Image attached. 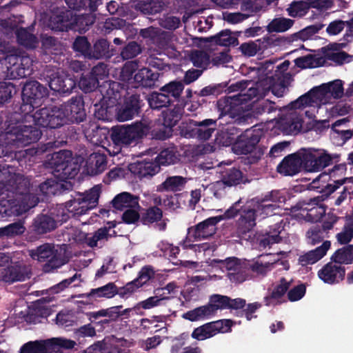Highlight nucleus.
I'll return each instance as SVG.
<instances>
[{
	"instance_id": "nucleus-1",
	"label": "nucleus",
	"mask_w": 353,
	"mask_h": 353,
	"mask_svg": "<svg viewBox=\"0 0 353 353\" xmlns=\"http://www.w3.org/2000/svg\"><path fill=\"white\" fill-rule=\"evenodd\" d=\"M249 84L246 81H240L229 87L228 90L230 92H239V93L221 98L218 101L217 107L220 112V117L228 116L240 123L245 116L246 106H243L244 103L254 98L259 99L265 96L270 89L275 96L281 97L286 89L283 84L275 83L274 79L272 76H268L254 84L252 83V85L246 90Z\"/></svg>"
},
{
	"instance_id": "nucleus-2",
	"label": "nucleus",
	"mask_w": 353,
	"mask_h": 353,
	"mask_svg": "<svg viewBox=\"0 0 353 353\" xmlns=\"http://www.w3.org/2000/svg\"><path fill=\"white\" fill-rule=\"evenodd\" d=\"M343 93L342 81L336 79L327 83H323L300 97L297 100L292 102V107L295 108L305 106L319 107L321 105L331 103L332 99L341 98Z\"/></svg>"
},
{
	"instance_id": "nucleus-3",
	"label": "nucleus",
	"mask_w": 353,
	"mask_h": 353,
	"mask_svg": "<svg viewBox=\"0 0 353 353\" xmlns=\"http://www.w3.org/2000/svg\"><path fill=\"white\" fill-rule=\"evenodd\" d=\"M95 20L93 14L77 16L71 10H57L49 19L48 27L56 31H67L68 29L85 30Z\"/></svg>"
},
{
	"instance_id": "nucleus-4",
	"label": "nucleus",
	"mask_w": 353,
	"mask_h": 353,
	"mask_svg": "<svg viewBox=\"0 0 353 353\" xmlns=\"http://www.w3.org/2000/svg\"><path fill=\"white\" fill-rule=\"evenodd\" d=\"M41 136V132L36 127L19 124L10 128L4 134L1 135V141L4 143L9 150L12 152L14 148L24 147L37 141Z\"/></svg>"
},
{
	"instance_id": "nucleus-5",
	"label": "nucleus",
	"mask_w": 353,
	"mask_h": 353,
	"mask_svg": "<svg viewBox=\"0 0 353 353\" xmlns=\"http://www.w3.org/2000/svg\"><path fill=\"white\" fill-rule=\"evenodd\" d=\"M100 192V186L96 185L85 194L79 193L73 199L65 203L64 208L60 207L59 211H61V214H68V218L70 215L84 214L97 205Z\"/></svg>"
},
{
	"instance_id": "nucleus-6",
	"label": "nucleus",
	"mask_w": 353,
	"mask_h": 353,
	"mask_svg": "<svg viewBox=\"0 0 353 353\" xmlns=\"http://www.w3.org/2000/svg\"><path fill=\"white\" fill-rule=\"evenodd\" d=\"M48 164L52 169L54 177L61 181L73 179L79 172V166L72 161V153L69 150L52 154Z\"/></svg>"
},
{
	"instance_id": "nucleus-7",
	"label": "nucleus",
	"mask_w": 353,
	"mask_h": 353,
	"mask_svg": "<svg viewBox=\"0 0 353 353\" xmlns=\"http://www.w3.org/2000/svg\"><path fill=\"white\" fill-rule=\"evenodd\" d=\"M151 129L150 123L144 120L130 125L112 128L111 139L117 145H128L145 136Z\"/></svg>"
},
{
	"instance_id": "nucleus-8",
	"label": "nucleus",
	"mask_w": 353,
	"mask_h": 353,
	"mask_svg": "<svg viewBox=\"0 0 353 353\" xmlns=\"http://www.w3.org/2000/svg\"><path fill=\"white\" fill-rule=\"evenodd\" d=\"M123 81L129 83H135L134 86L150 88L154 85L159 78V73L154 72L148 68L138 70V65L134 61L126 63L121 73Z\"/></svg>"
},
{
	"instance_id": "nucleus-9",
	"label": "nucleus",
	"mask_w": 353,
	"mask_h": 353,
	"mask_svg": "<svg viewBox=\"0 0 353 353\" xmlns=\"http://www.w3.org/2000/svg\"><path fill=\"white\" fill-rule=\"evenodd\" d=\"M29 255L34 260L47 261L44 268L46 272L59 268L66 263L61 248L50 243H45L36 249L29 250Z\"/></svg>"
},
{
	"instance_id": "nucleus-10",
	"label": "nucleus",
	"mask_w": 353,
	"mask_h": 353,
	"mask_svg": "<svg viewBox=\"0 0 353 353\" xmlns=\"http://www.w3.org/2000/svg\"><path fill=\"white\" fill-rule=\"evenodd\" d=\"M302 159L303 169L307 172H316L330 165L332 156L325 150L321 148H302L299 150Z\"/></svg>"
},
{
	"instance_id": "nucleus-11",
	"label": "nucleus",
	"mask_w": 353,
	"mask_h": 353,
	"mask_svg": "<svg viewBox=\"0 0 353 353\" xmlns=\"http://www.w3.org/2000/svg\"><path fill=\"white\" fill-rule=\"evenodd\" d=\"M48 96L47 89L38 81H30L25 84L22 92L23 103L21 110L23 114L31 113L40 106Z\"/></svg>"
},
{
	"instance_id": "nucleus-12",
	"label": "nucleus",
	"mask_w": 353,
	"mask_h": 353,
	"mask_svg": "<svg viewBox=\"0 0 353 353\" xmlns=\"http://www.w3.org/2000/svg\"><path fill=\"white\" fill-rule=\"evenodd\" d=\"M319 107H311L313 110L305 111V114L310 119L315 117L314 110ZM302 107L295 108L292 107V103L287 107V112L281 117L279 125L281 129L287 134H296L299 132L302 128L303 119L302 110L307 108ZM310 108V106H308Z\"/></svg>"
},
{
	"instance_id": "nucleus-13",
	"label": "nucleus",
	"mask_w": 353,
	"mask_h": 353,
	"mask_svg": "<svg viewBox=\"0 0 353 353\" xmlns=\"http://www.w3.org/2000/svg\"><path fill=\"white\" fill-rule=\"evenodd\" d=\"M229 297L219 294L210 297L208 305L196 307L183 314V318L191 321H198L214 314L218 310L228 308Z\"/></svg>"
},
{
	"instance_id": "nucleus-14",
	"label": "nucleus",
	"mask_w": 353,
	"mask_h": 353,
	"mask_svg": "<svg viewBox=\"0 0 353 353\" xmlns=\"http://www.w3.org/2000/svg\"><path fill=\"white\" fill-rule=\"evenodd\" d=\"M323 196H316L305 203L293 212V216L299 221L316 222L321 219L325 213V207L322 203Z\"/></svg>"
},
{
	"instance_id": "nucleus-15",
	"label": "nucleus",
	"mask_w": 353,
	"mask_h": 353,
	"mask_svg": "<svg viewBox=\"0 0 353 353\" xmlns=\"http://www.w3.org/2000/svg\"><path fill=\"white\" fill-rule=\"evenodd\" d=\"M57 111L60 114L61 125L67 121L81 122L85 116L83 100L79 97L72 98L68 103L61 105V107L57 108Z\"/></svg>"
},
{
	"instance_id": "nucleus-16",
	"label": "nucleus",
	"mask_w": 353,
	"mask_h": 353,
	"mask_svg": "<svg viewBox=\"0 0 353 353\" xmlns=\"http://www.w3.org/2000/svg\"><path fill=\"white\" fill-rule=\"evenodd\" d=\"M57 108H44L36 111L33 114H24L26 122H33L36 125L43 128H58L61 125L60 114H58Z\"/></svg>"
},
{
	"instance_id": "nucleus-17",
	"label": "nucleus",
	"mask_w": 353,
	"mask_h": 353,
	"mask_svg": "<svg viewBox=\"0 0 353 353\" xmlns=\"http://www.w3.org/2000/svg\"><path fill=\"white\" fill-rule=\"evenodd\" d=\"M5 61L8 70L14 78H23L32 72V59L28 56L10 54L6 57Z\"/></svg>"
},
{
	"instance_id": "nucleus-18",
	"label": "nucleus",
	"mask_w": 353,
	"mask_h": 353,
	"mask_svg": "<svg viewBox=\"0 0 353 353\" xmlns=\"http://www.w3.org/2000/svg\"><path fill=\"white\" fill-rule=\"evenodd\" d=\"M10 209L5 210L4 212L8 215L20 216L30 208L34 207L38 203V198L30 192H17L14 200L8 201Z\"/></svg>"
},
{
	"instance_id": "nucleus-19",
	"label": "nucleus",
	"mask_w": 353,
	"mask_h": 353,
	"mask_svg": "<svg viewBox=\"0 0 353 353\" xmlns=\"http://www.w3.org/2000/svg\"><path fill=\"white\" fill-rule=\"evenodd\" d=\"M216 130V120L205 119L202 121H191L185 132L186 137L207 140Z\"/></svg>"
},
{
	"instance_id": "nucleus-20",
	"label": "nucleus",
	"mask_w": 353,
	"mask_h": 353,
	"mask_svg": "<svg viewBox=\"0 0 353 353\" xmlns=\"http://www.w3.org/2000/svg\"><path fill=\"white\" fill-rule=\"evenodd\" d=\"M219 222H220V218L215 216L205 219L188 230V239L200 241L212 236L216 231V225Z\"/></svg>"
},
{
	"instance_id": "nucleus-21",
	"label": "nucleus",
	"mask_w": 353,
	"mask_h": 353,
	"mask_svg": "<svg viewBox=\"0 0 353 353\" xmlns=\"http://www.w3.org/2000/svg\"><path fill=\"white\" fill-rule=\"evenodd\" d=\"M284 200V197L280 195L279 191H272L268 195H266L262 201L259 202L258 201L252 200L251 202L259 217L264 219L266 216L270 215L276 208L275 204L269 203H268V201L282 203Z\"/></svg>"
},
{
	"instance_id": "nucleus-22",
	"label": "nucleus",
	"mask_w": 353,
	"mask_h": 353,
	"mask_svg": "<svg viewBox=\"0 0 353 353\" xmlns=\"http://www.w3.org/2000/svg\"><path fill=\"white\" fill-rule=\"evenodd\" d=\"M229 321H218L206 323L193 331L192 336L199 341L210 338L219 332H225L228 330Z\"/></svg>"
},
{
	"instance_id": "nucleus-23",
	"label": "nucleus",
	"mask_w": 353,
	"mask_h": 353,
	"mask_svg": "<svg viewBox=\"0 0 353 353\" xmlns=\"http://www.w3.org/2000/svg\"><path fill=\"white\" fill-rule=\"evenodd\" d=\"M259 217L252 202H249L242 210L236 225L238 232L245 234L253 229L256 225V219Z\"/></svg>"
},
{
	"instance_id": "nucleus-24",
	"label": "nucleus",
	"mask_w": 353,
	"mask_h": 353,
	"mask_svg": "<svg viewBox=\"0 0 353 353\" xmlns=\"http://www.w3.org/2000/svg\"><path fill=\"white\" fill-rule=\"evenodd\" d=\"M345 272V268L341 265L330 262L319 270L318 276L325 283L332 284L343 280Z\"/></svg>"
},
{
	"instance_id": "nucleus-25",
	"label": "nucleus",
	"mask_w": 353,
	"mask_h": 353,
	"mask_svg": "<svg viewBox=\"0 0 353 353\" xmlns=\"http://www.w3.org/2000/svg\"><path fill=\"white\" fill-rule=\"evenodd\" d=\"M75 81L63 70H58L50 78V88L59 92H70L75 87Z\"/></svg>"
},
{
	"instance_id": "nucleus-26",
	"label": "nucleus",
	"mask_w": 353,
	"mask_h": 353,
	"mask_svg": "<svg viewBox=\"0 0 353 353\" xmlns=\"http://www.w3.org/2000/svg\"><path fill=\"white\" fill-rule=\"evenodd\" d=\"M129 170L139 179L152 176L159 171V167L153 159H145L132 163L128 166Z\"/></svg>"
},
{
	"instance_id": "nucleus-27",
	"label": "nucleus",
	"mask_w": 353,
	"mask_h": 353,
	"mask_svg": "<svg viewBox=\"0 0 353 353\" xmlns=\"http://www.w3.org/2000/svg\"><path fill=\"white\" fill-rule=\"evenodd\" d=\"M301 168H303V163L298 151L284 158L277 166V171L285 176H292L299 172Z\"/></svg>"
},
{
	"instance_id": "nucleus-28",
	"label": "nucleus",
	"mask_w": 353,
	"mask_h": 353,
	"mask_svg": "<svg viewBox=\"0 0 353 353\" xmlns=\"http://www.w3.org/2000/svg\"><path fill=\"white\" fill-rule=\"evenodd\" d=\"M270 255H266L256 261L248 262L249 269L258 274L265 275L274 268V265L280 264L283 266L285 270H288L289 264L287 261H279L276 259H268Z\"/></svg>"
},
{
	"instance_id": "nucleus-29",
	"label": "nucleus",
	"mask_w": 353,
	"mask_h": 353,
	"mask_svg": "<svg viewBox=\"0 0 353 353\" xmlns=\"http://www.w3.org/2000/svg\"><path fill=\"white\" fill-rule=\"evenodd\" d=\"M68 219V215L64 213L63 214L58 213L54 217L41 215L35 220L34 226L39 233H45L54 229L57 223L65 221Z\"/></svg>"
},
{
	"instance_id": "nucleus-30",
	"label": "nucleus",
	"mask_w": 353,
	"mask_h": 353,
	"mask_svg": "<svg viewBox=\"0 0 353 353\" xmlns=\"http://www.w3.org/2000/svg\"><path fill=\"white\" fill-rule=\"evenodd\" d=\"M142 222L145 224L156 223L155 228L159 231L166 229L168 220L163 219V212L157 207H151L146 210L141 217Z\"/></svg>"
},
{
	"instance_id": "nucleus-31",
	"label": "nucleus",
	"mask_w": 353,
	"mask_h": 353,
	"mask_svg": "<svg viewBox=\"0 0 353 353\" xmlns=\"http://www.w3.org/2000/svg\"><path fill=\"white\" fill-rule=\"evenodd\" d=\"M39 341L46 353H61V348L72 349L76 345L74 341L64 338H53Z\"/></svg>"
},
{
	"instance_id": "nucleus-32",
	"label": "nucleus",
	"mask_w": 353,
	"mask_h": 353,
	"mask_svg": "<svg viewBox=\"0 0 353 353\" xmlns=\"http://www.w3.org/2000/svg\"><path fill=\"white\" fill-rule=\"evenodd\" d=\"M245 181L246 179L245 176L239 170L230 168L222 173L221 180L216 181L214 183V187L216 188H223L225 185L230 187L237 185Z\"/></svg>"
},
{
	"instance_id": "nucleus-33",
	"label": "nucleus",
	"mask_w": 353,
	"mask_h": 353,
	"mask_svg": "<svg viewBox=\"0 0 353 353\" xmlns=\"http://www.w3.org/2000/svg\"><path fill=\"white\" fill-rule=\"evenodd\" d=\"M330 245L329 241H325L321 246L315 250L301 255L299 258V263L303 266L315 263L326 254L327 250L330 248Z\"/></svg>"
},
{
	"instance_id": "nucleus-34",
	"label": "nucleus",
	"mask_w": 353,
	"mask_h": 353,
	"mask_svg": "<svg viewBox=\"0 0 353 353\" xmlns=\"http://www.w3.org/2000/svg\"><path fill=\"white\" fill-rule=\"evenodd\" d=\"M282 231L283 225L281 223H276L271 227L268 232L260 236L259 239V247L265 249L279 243L281 241V234Z\"/></svg>"
},
{
	"instance_id": "nucleus-35",
	"label": "nucleus",
	"mask_w": 353,
	"mask_h": 353,
	"mask_svg": "<svg viewBox=\"0 0 353 353\" xmlns=\"http://www.w3.org/2000/svg\"><path fill=\"white\" fill-rule=\"evenodd\" d=\"M259 141V138L254 136L252 132L247 131L245 134L241 136L234 144L232 150L236 154H248L251 152L254 145Z\"/></svg>"
},
{
	"instance_id": "nucleus-36",
	"label": "nucleus",
	"mask_w": 353,
	"mask_h": 353,
	"mask_svg": "<svg viewBox=\"0 0 353 353\" xmlns=\"http://www.w3.org/2000/svg\"><path fill=\"white\" fill-rule=\"evenodd\" d=\"M140 108L139 97L136 95L131 96L117 112V119L120 121L130 120L137 114Z\"/></svg>"
},
{
	"instance_id": "nucleus-37",
	"label": "nucleus",
	"mask_w": 353,
	"mask_h": 353,
	"mask_svg": "<svg viewBox=\"0 0 353 353\" xmlns=\"http://www.w3.org/2000/svg\"><path fill=\"white\" fill-rule=\"evenodd\" d=\"M291 281L285 278L280 279L278 284L274 288L271 294L265 297L266 305H274L282 302V298L290 285Z\"/></svg>"
},
{
	"instance_id": "nucleus-38",
	"label": "nucleus",
	"mask_w": 353,
	"mask_h": 353,
	"mask_svg": "<svg viewBox=\"0 0 353 353\" xmlns=\"http://www.w3.org/2000/svg\"><path fill=\"white\" fill-rule=\"evenodd\" d=\"M0 181L6 183L7 185L15 188L19 191L22 187H27L29 184L28 180L19 174L11 172L7 169L0 170Z\"/></svg>"
},
{
	"instance_id": "nucleus-39",
	"label": "nucleus",
	"mask_w": 353,
	"mask_h": 353,
	"mask_svg": "<svg viewBox=\"0 0 353 353\" xmlns=\"http://www.w3.org/2000/svg\"><path fill=\"white\" fill-rule=\"evenodd\" d=\"M113 207L119 210L140 208L138 197L123 192L117 195L112 201Z\"/></svg>"
},
{
	"instance_id": "nucleus-40",
	"label": "nucleus",
	"mask_w": 353,
	"mask_h": 353,
	"mask_svg": "<svg viewBox=\"0 0 353 353\" xmlns=\"http://www.w3.org/2000/svg\"><path fill=\"white\" fill-rule=\"evenodd\" d=\"M189 59L193 65L202 72L206 70L211 63L210 52L203 50H193L189 54Z\"/></svg>"
},
{
	"instance_id": "nucleus-41",
	"label": "nucleus",
	"mask_w": 353,
	"mask_h": 353,
	"mask_svg": "<svg viewBox=\"0 0 353 353\" xmlns=\"http://www.w3.org/2000/svg\"><path fill=\"white\" fill-rule=\"evenodd\" d=\"M107 167L106 157L104 154L95 152L92 154L88 161V170L92 175L103 172Z\"/></svg>"
},
{
	"instance_id": "nucleus-42",
	"label": "nucleus",
	"mask_w": 353,
	"mask_h": 353,
	"mask_svg": "<svg viewBox=\"0 0 353 353\" xmlns=\"http://www.w3.org/2000/svg\"><path fill=\"white\" fill-rule=\"evenodd\" d=\"M117 294L118 290L116 285L113 283H108L102 287L92 289L87 296L97 300L101 298L111 299Z\"/></svg>"
},
{
	"instance_id": "nucleus-43",
	"label": "nucleus",
	"mask_w": 353,
	"mask_h": 353,
	"mask_svg": "<svg viewBox=\"0 0 353 353\" xmlns=\"http://www.w3.org/2000/svg\"><path fill=\"white\" fill-rule=\"evenodd\" d=\"M168 298L165 296V293H160L159 290H155V295L150 296L145 300L139 302L134 306V309L139 310H150L153 307L161 305L163 303L168 300Z\"/></svg>"
},
{
	"instance_id": "nucleus-44",
	"label": "nucleus",
	"mask_w": 353,
	"mask_h": 353,
	"mask_svg": "<svg viewBox=\"0 0 353 353\" xmlns=\"http://www.w3.org/2000/svg\"><path fill=\"white\" fill-rule=\"evenodd\" d=\"M108 228H101L92 236L83 234L82 237L85 239L86 244L90 248L101 246L108 239Z\"/></svg>"
},
{
	"instance_id": "nucleus-45",
	"label": "nucleus",
	"mask_w": 353,
	"mask_h": 353,
	"mask_svg": "<svg viewBox=\"0 0 353 353\" xmlns=\"http://www.w3.org/2000/svg\"><path fill=\"white\" fill-rule=\"evenodd\" d=\"M337 264H350L353 261V245L337 250L331 258Z\"/></svg>"
},
{
	"instance_id": "nucleus-46",
	"label": "nucleus",
	"mask_w": 353,
	"mask_h": 353,
	"mask_svg": "<svg viewBox=\"0 0 353 353\" xmlns=\"http://www.w3.org/2000/svg\"><path fill=\"white\" fill-rule=\"evenodd\" d=\"M25 277L26 276L22 272L21 268L18 265L3 269L1 272V279L8 283L23 281Z\"/></svg>"
},
{
	"instance_id": "nucleus-47",
	"label": "nucleus",
	"mask_w": 353,
	"mask_h": 353,
	"mask_svg": "<svg viewBox=\"0 0 353 353\" xmlns=\"http://www.w3.org/2000/svg\"><path fill=\"white\" fill-rule=\"evenodd\" d=\"M12 28H16V34L18 42L28 48H34L38 45L37 39L30 34L26 29L12 26Z\"/></svg>"
},
{
	"instance_id": "nucleus-48",
	"label": "nucleus",
	"mask_w": 353,
	"mask_h": 353,
	"mask_svg": "<svg viewBox=\"0 0 353 353\" xmlns=\"http://www.w3.org/2000/svg\"><path fill=\"white\" fill-rule=\"evenodd\" d=\"M339 46V44L336 43L331 45V49H334V50L328 52L326 54L327 58L339 65L352 61V56L343 51L337 50V48Z\"/></svg>"
},
{
	"instance_id": "nucleus-49",
	"label": "nucleus",
	"mask_w": 353,
	"mask_h": 353,
	"mask_svg": "<svg viewBox=\"0 0 353 353\" xmlns=\"http://www.w3.org/2000/svg\"><path fill=\"white\" fill-rule=\"evenodd\" d=\"M294 21L287 18H276L273 19L267 26L269 32H283L288 30L292 26Z\"/></svg>"
},
{
	"instance_id": "nucleus-50",
	"label": "nucleus",
	"mask_w": 353,
	"mask_h": 353,
	"mask_svg": "<svg viewBox=\"0 0 353 353\" xmlns=\"http://www.w3.org/2000/svg\"><path fill=\"white\" fill-rule=\"evenodd\" d=\"M186 179L180 176H170L161 184L160 189L166 191H180L183 188Z\"/></svg>"
},
{
	"instance_id": "nucleus-51",
	"label": "nucleus",
	"mask_w": 353,
	"mask_h": 353,
	"mask_svg": "<svg viewBox=\"0 0 353 353\" xmlns=\"http://www.w3.org/2000/svg\"><path fill=\"white\" fill-rule=\"evenodd\" d=\"M209 40L222 46H236L238 44L237 39L232 36L231 32L228 30L221 31L218 34L210 37Z\"/></svg>"
},
{
	"instance_id": "nucleus-52",
	"label": "nucleus",
	"mask_w": 353,
	"mask_h": 353,
	"mask_svg": "<svg viewBox=\"0 0 353 353\" xmlns=\"http://www.w3.org/2000/svg\"><path fill=\"white\" fill-rule=\"evenodd\" d=\"M61 182L62 181L58 179L55 181L52 179H49L46 182L40 185V191L46 195H50L55 194L60 188H65L68 189V183L66 182L65 184H63L61 183Z\"/></svg>"
},
{
	"instance_id": "nucleus-53",
	"label": "nucleus",
	"mask_w": 353,
	"mask_h": 353,
	"mask_svg": "<svg viewBox=\"0 0 353 353\" xmlns=\"http://www.w3.org/2000/svg\"><path fill=\"white\" fill-rule=\"evenodd\" d=\"M109 345L111 347L110 353H125V350L132 347L134 343L132 340L123 338H113L110 340Z\"/></svg>"
},
{
	"instance_id": "nucleus-54",
	"label": "nucleus",
	"mask_w": 353,
	"mask_h": 353,
	"mask_svg": "<svg viewBox=\"0 0 353 353\" xmlns=\"http://www.w3.org/2000/svg\"><path fill=\"white\" fill-rule=\"evenodd\" d=\"M148 101L150 106L153 109L165 107L170 103V97L163 92L152 93L149 95Z\"/></svg>"
},
{
	"instance_id": "nucleus-55",
	"label": "nucleus",
	"mask_w": 353,
	"mask_h": 353,
	"mask_svg": "<svg viewBox=\"0 0 353 353\" xmlns=\"http://www.w3.org/2000/svg\"><path fill=\"white\" fill-rule=\"evenodd\" d=\"M154 160V163L159 166V165H166L174 163L177 161V157L174 149L168 148L162 150Z\"/></svg>"
},
{
	"instance_id": "nucleus-56",
	"label": "nucleus",
	"mask_w": 353,
	"mask_h": 353,
	"mask_svg": "<svg viewBox=\"0 0 353 353\" xmlns=\"http://www.w3.org/2000/svg\"><path fill=\"white\" fill-rule=\"evenodd\" d=\"M248 263L245 262L243 264L240 268H238V270L228 272V277L230 281L234 283H241L243 281H246L248 277V270H249Z\"/></svg>"
},
{
	"instance_id": "nucleus-57",
	"label": "nucleus",
	"mask_w": 353,
	"mask_h": 353,
	"mask_svg": "<svg viewBox=\"0 0 353 353\" xmlns=\"http://www.w3.org/2000/svg\"><path fill=\"white\" fill-rule=\"evenodd\" d=\"M25 227L21 222L11 223L6 227L0 228V237H12L23 234Z\"/></svg>"
},
{
	"instance_id": "nucleus-58",
	"label": "nucleus",
	"mask_w": 353,
	"mask_h": 353,
	"mask_svg": "<svg viewBox=\"0 0 353 353\" xmlns=\"http://www.w3.org/2000/svg\"><path fill=\"white\" fill-rule=\"evenodd\" d=\"M346 172V165L345 164H339L335 165L330 172V176L334 179V189L338 188L340 185H343L348 178L345 177Z\"/></svg>"
},
{
	"instance_id": "nucleus-59",
	"label": "nucleus",
	"mask_w": 353,
	"mask_h": 353,
	"mask_svg": "<svg viewBox=\"0 0 353 353\" xmlns=\"http://www.w3.org/2000/svg\"><path fill=\"white\" fill-rule=\"evenodd\" d=\"M137 8L146 14H155L161 10L162 5L156 0L150 1H141L136 6Z\"/></svg>"
},
{
	"instance_id": "nucleus-60",
	"label": "nucleus",
	"mask_w": 353,
	"mask_h": 353,
	"mask_svg": "<svg viewBox=\"0 0 353 353\" xmlns=\"http://www.w3.org/2000/svg\"><path fill=\"white\" fill-rule=\"evenodd\" d=\"M181 112L177 110H168L163 112V125L166 129L174 126L181 118Z\"/></svg>"
},
{
	"instance_id": "nucleus-61",
	"label": "nucleus",
	"mask_w": 353,
	"mask_h": 353,
	"mask_svg": "<svg viewBox=\"0 0 353 353\" xmlns=\"http://www.w3.org/2000/svg\"><path fill=\"white\" fill-rule=\"evenodd\" d=\"M309 7L310 5L308 4L307 1H294L288 8V12L289 15L291 17H302L307 13Z\"/></svg>"
},
{
	"instance_id": "nucleus-62",
	"label": "nucleus",
	"mask_w": 353,
	"mask_h": 353,
	"mask_svg": "<svg viewBox=\"0 0 353 353\" xmlns=\"http://www.w3.org/2000/svg\"><path fill=\"white\" fill-rule=\"evenodd\" d=\"M325 231L318 228H313L307 232V242L312 245H314L324 239L325 237Z\"/></svg>"
},
{
	"instance_id": "nucleus-63",
	"label": "nucleus",
	"mask_w": 353,
	"mask_h": 353,
	"mask_svg": "<svg viewBox=\"0 0 353 353\" xmlns=\"http://www.w3.org/2000/svg\"><path fill=\"white\" fill-rule=\"evenodd\" d=\"M79 85L83 92H90L97 87L98 81L90 74L85 75L80 79Z\"/></svg>"
},
{
	"instance_id": "nucleus-64",
	"label": "nucleus",
	"mask_w": 353,
	"mask_h": 353,
	"mask_svg": "<svg viewBox=\"0 0 353 353\" xmlns=\"http://www.w3.org/2000/svg\"><path fill=\"white\" fill-rule=\"evenodd\" d=\"M183 90V85L181 83L173 81L164 85L161 90L169 97L172 96L174 98H177L180 96Z\"/></svg>"
}]
</instances>
